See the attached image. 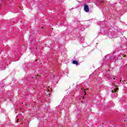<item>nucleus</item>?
<instances>
[{"mask_svg": "<svg viewBox=\"0 0 127 127\" xmlns=\"http://www.w3.org/2000/svg\"><path fill=\"white\" fill-rule=\"evenodd\" d=\"M84 10L86 12H89L90 9H89V6L88 5H84Z\"/></svg>", "mask_w": 127, "mask_h": 127, "instance_id": "1", "label": "nucleus"}, {"mask_svg": "<svg viewBox=\"0 0 127 127\" xmlns=\"http://www.w3.org/2000/svg\"><path fill=\"white\" fill-rule=\"evenodd\" d=\"M119 91V87H118V86H116V88L114 89V90H112V93H116Z\"/></svg>", "mask_w": 127, "mask_h": 127, "instance_id": "2", "label": "nucleus"}, {"mask_svg": "<svg viewBox=\"0 0 127 127\" xmlns=\"http://www.w3.org/2000/svg\"><path fill=\"white\" fill-rule=\"evenodd\" d=\"M73 64H74V65H79V63H78V62L77 61H73L72 62Z\"/></svg>", "mask_w": 127, "mask_h": 127, "instance_id": "3", "label": "nucleus"}, {"mask_svg": "<svg viewBox=\"0 0 127 127\" xmlns=\"http://www.w3.org/2000/svg\"><path fill=\"white\" fill-rule=\"evenodd\" d=\"M50 87H49L47 89H46L47 92H49L50 91Z\"/></svg>", "mask_w": 127, "mask_h": 127, "instance_id": "4", "label": "nucleus"}, {"mask_svg": "<svg viewBox=\"0 0 127 127\" xmlns=\"http://www.w3.org/2000/svg\"><path fill=\"white\" fill-rule=\"evenodd\" d=\"M84 95H86V91H84Z\"/></svg>", "mask_w": 127, "mask_h": 127, "instance_id": "5", "label": "nucleus"}, {"mask_svg": "<svg viewBox=\"0 0 127 127\" xmlns=\"http://www.w3.org/2000/svg\"><path fill=\"white\" fill-rule=\"evenodd\" d=\"M87 90H88V88H86V90H85V91H87Z\"/></svg>", "mask_w": 127, "mask_h": 127, "instance_id": "6", "label": "nucleus"}, {"mask_svg": "<svg viewBox=\"0 0 127 127\" xmlns=\"http://www.w3.org/2000/svg\"><path fill=\"white\" fill-rule=\"evenodd\" d=\"M120 82H122V79L120 80Z\"/></svg>", "mask_w": 127, "mask_h": 127, "instance_id": "7", "label": "nucleus"}, {"mask_svg": "<svg viewBox=\"0 0 127 127\" xmlns=\"http://www.w3.org/2000/svg\"><path fill=\"white\" fill-rule=\"evenodd\" d=\"M122 82H125V80H123Z\"/></svg>", "mask_w": 127, "mask_h": 127, "instance_id": "8", "label": "nucleus"}, {"mask_svg": "<svg viewBox=\"0 0 127 127\" xmlns=\"http://www.w3.org/2000/svg\"><path fill=\"white\" fill-rule=\"evenodd\" d=\"M17 123H18V120L17 121Z\"/></svg>", "mask_w": 127, "mask_h": 127, "instance_id": "9", "label": "nucleus"}, {"mask_svg": "<svg viewBox=\"0 0 127 127\" xmlns=\"http://www.w3.org/2000/svg\"><path fill=\"white\" fill-rule=\"evenodd\" d=\"M48 95H50V93H49V94Z\"/></svg>", "mask_w": 127, "mask_h": 127, "instance_id": "10", "label": "nucleus"}, {"mask_svg": "<svg viewBox=\"0 0 127 127\" xmlns=\"http://www.w3.org/2000/svg\"><path fill=\"white\" fill-rule=\"evenodd\" d=\"M126 84H127V82H126Z\"/></svg>", "mask_w": 127, "mask_h": 127, "instance_id": "11", "label": "nucleus"}]
</instances>
